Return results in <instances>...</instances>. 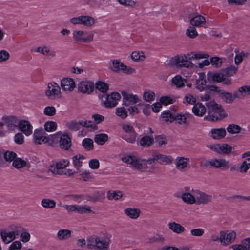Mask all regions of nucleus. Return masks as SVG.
<instances>
[{"mask_svg":"<svg viewBox=\"0 0 250 250\" xmlns=\"http://www.w3.org/2000/svg\"><path fill=\"white\" fill-rule=\"evenodd\" d=\"M131 59L135 61H143L145 58V56L142 52L134 51L131 55Z\"/></svg>","mask_w":250,"mask_h":250,"instance_id":"58","label":"nucleus"},{"mask_svg":"<svg viewBox=\"0 0 250 250\" xmlns=\"http://www.w3.org/2000/svg\"><path fill=\"white\" fill-rule=\"evenodd\" d=\"M70 22L73 25H82L85 27H90L95 24V20L90 16L81 15L71 18Z\"/></svg>","mask_w":250,"mask_h":250,"instance_id":"2","label":"nucleus"},{"mask_svg":"<svg viewBox=\"0 0 250 250\" xmlns=\"http://www.w3.org/2000/svg\"><path fill=\"white\" fill-rule=\"evenodd\" d=\"M12 165L16 168H20L26 166V162L21 158H16L13 161Z\"/></svg>","mask_w":250,"mask_h":250,"instance_id":"60","label":"nucleus"},{"mask_svg":"<svg viewBox=\"0 0 250 250\" xmlns=\"http://www.w3.org/2000/svg\"><path fill=\"white\" fill-rule=\"evenodd\" d=\"M173 158L170 156H167L157 152L152 154V157L148 158L149 165L158 162L162 165H169L172 163Z\"/></svg>","mask_w":250,"mask_h":250,"instance_id":"6","label":"nucleus"},{"mask_svg":"<svg viewBox=\"0 0 250 250\" xmlns=\"http://www.w3.org/2000/svg\"><path fill=\"white\" fill-rule=\"evenodd\" d=\"M154 142V139L149 136H145L140 140V144L144 147H148L151 146Z\"/></svg>","mask_w":250,"mask_h":250,"instance_id":"42","label":"nucleus"},{"mask_svg":"<svg viewBox=\"0 0 250 250\" xmlns=\"http://www.w3.org/2000/svg\"><path fill=\"white\" fill-rule=\"evenodd\" d=\"M186 34L190 38H194L198 35L196 29L192 26H190L186 30Z\"/></svg>","mask_w":250,"mask_h":250,"instance_id":"64","label":"nucleus"},{"mask_svg":"<svg viewBox=\"0 0 250 250\" xmlns=\"http://www.w3.org/2000/svg\"><path fill=\"white\" fill-rule=\"evenodd\" d=\"M71 231L67 229H62L58 231L57 236L60 240H63L68 239L71 237Z\"/></svg>","mask_w":250,"mask_h":250,"instance_id":"37","label":"nucleus"},{"mask_svg":"<svg viewBox=\"0 0 250 250\" xmlns=\"http://www.w3.org/2000/svg\"><path fill=\"white\" fill-rule=\"evenodd\" d=\"M11 231H12L14 235L16 237L19 236V235L22 232L26 230L20 224H16L11 226Z\"/></svg>","mask_w":250,"mask_h":250,"instance_id":"50","label":"nucleus"},{"mask_svg":"<svg viewBox=\"0 0 250 250\" xmlns=\"http://www.w3.org/2000/svg\"><path fill=\"white\" fill-rule=\"evenodd\" d=\"M192 110L196 116L202 117L206 112V108L202 103H198L194 105Z\"/></svg>","mask_w":250,"mask_h":250,"instance_id":"33","label":"nucleus"},{"mask_svg":"<svg viewBox=\"0 0 250 250\" xmlns=\"http://www.w3.org/2000/svg\"><path fill=\"white\" fill-rule=\"evenodd\" d=\"M82 145L84 148L87 150H91L93 148V141L91 139H84L82 142Z\"/></svg>","mask_w":250,"mask_h":250,"instance_id":"59","label":"nucleus"},{"mask_svg":"<svg viewBox=\"0 0 250 250\" xmlns=\"http://www.w3.org/2000/svg\"><path fill=\"white\" fill-rule=\"evenodd\" d=\"M65 126L71 131H77L80 129L81 123L80 121L78 122L75 120H71L65 123Z\"/></svg>","mask_w":250,"mask_h":250,"instance_id":"36","label":"nucleus"},{"mask_svg":"<svg viewBox=\"0 0 250 250\" xmlns=\"http://www.w3.org/2000/svg\"><path fill=\"white\" fill-rule=\"evenodd\" d=\"M16 157V154L14 152L7 151L4 152V159L7 162H11L14 161Z\"/></svg>","mask_w":250,"mask_h":250,"instance_id":"61","label":"nucleus"},{"mask_svg":"<svg viewBox=\"0 0 250 250\" xmlns=\"http://www.w3.org/2000/svg\"><path fill=\"white\" fill-rule=\"evenodd\" d=\"M201 166L208 167L214 168L228 169L229 167V162L224 159L213 158L205 163H201Z\"/></svg>","mask_w":250,"mask_h":250,"instance_id":"5","label":"nucleus"},{"mask_svg":"<svg viewBox=\"0 0 250 250\" xmlns=\"http://www.w3.org/2000/svg\"><path fill=\"white\" fill-rule=\"evenodd\" d=\"M188 56L189 60L200 59L202 58H208L209 57V55L208 54L204 53L201 52H198L197 53L191 52V54H188Z\"/></svg>","mask_w":250,"mask_h":250,"instance_id":"53","label":"nucleus"},{"mask_svg":"<svg viewBox=\"0 0 250 250\" xmlns=\"http://www.w3.org/2000/svg\"><path fill=\"white\" fill-rule=\"evenodd\" d=\"M222 70H223L226 78H229V77L236 73L237 71V67L234 66H231Z\"/></svg>","mask_w":250,"mask_h":250,"instance_id":"47","label":"nucleus"},{"mask_svg":"<svg viewBox=\"0 0 250 250\" xmlns=\"http://www.w3.org/2000/svg\"><path fill=\"white\" fill-rule=\"evenodd\" d=\"M95 84L93 82L89 81H83L78 85V91L83 93L89 94L94 90Z\"/></svg>","mask_w":250,"mask_h":250,"instance_id":"18","label":"nucleus"},{"mask_svg":"<svg viewBox=\"0 0 250 250\" xmlns=\"http://www.w3.org/2000/svg\"><path fill=\"white\" fill-rule=\"evenodd\" d=\"M170 63L172 65L180 67L189 68L193 65L192 62L188 60L187 57L184 54L178 55L172 57L170 60Z\"/></svg>","mask_w":250,"mask_h":250,"instance_id":"8","label":"nucleus"},{"mask_svg":"<svg viewBox=\"0 0 250 250\" xmlns=\"http://www.w3.org/2000/svg\"><path fill=\"white\" fill-rule=\"evenodd\" d=\"M208 79L213 82H222L223 84L225 85H229L231 84V79L226 78L222 70H221L217 73L208 75Z\"/></svg>","mask_w":250,"mask_h":250,"instance_id":"14","label":"nucleus"},{"mask_svg":"<svg viewBox=\"0 0 250 250\" xmlns=\"http://www.w3.org/2000/svg\"><path fill=\"white\" fill-rule=\"evenodd\" d=\"M108 136L106 134L102 133L95 135L94 138L95 142L99 145L104 144L108 140Z\"/></svg>","mask_w":250,"mask_h":250,"instance_id":"45","label":"nucleus"},{"mask_svg":"<svg viewBox=\"0 0 250 250\" xmlns=\"http://www.w3.org/2000/svg\"><path fill=\"white\" fill-rule=\"evenodd\" d=\"M116 114L121 117L122 119L126 118L127 117V112L124 107H118L116 109Z\"/></svg>","mask_w":250,"mask_h":250,"instance_id":"62","label":"nucleus"},{"mask_svg":"<svg viewBox=\"0 0 250 250\" xmlns=\"http://www.w3.org/2000/svg\"><path fill=\"white\" fill-rule=\"evenodd\" d=\"M45 95L49 99H55L61 97V88L56 83L51 82L48 84L45 91Z\"/></svg>","mask_w":250,"mask_h":250,"instance_id":"9","label":"nucleus"},{"mask_svg":"<svg viewBox=\"0 0 250 250\" xmlns=\"http://www.w3.org/2000/svg\"><path fill=\"white\" fill-rule=\"evenodd\" d=\"M195 199L197 201L195 204H206L212 200V195L201 192L199 190H195Z\"/></svg>","mask_w":250,"mask_h":250,"instance_id":"24","label":"nucleus"},{"mask_svg":"<svg viewBox=\"0 0 250 250\" xmlns=\"http://www.w3.org/2000/svg\"><path fill=\"white\" fill-rule=\"evenodd\" d=\"M122 160L124 162L129 164L132 168L138 170L144 171L148 167L147 166L149 164L148 159H140L129 155L124 156L122 157Z\"/></svg>","mask_w":250,"mask_h":250,"instance_id":"1","label":"nucleus"},{"mask_svg":"<svg viewBox=\"0 0 250 250\" xmlns=\"http://www.w3.org/2000/svg\"><path fill=\"white\" fill-rule=\"evenodd\" d=\"M18 129L27 136L31 135L33 133L32 125L26 120H20L18 125Z\"/></svg>","mask_w":250,"mask_h":250,"instance_id":"16","label":"nucleus"},{"mask_svg":"<svg viewBox=\"0 0 250 250\" xmlns=\"http://www.w3.org/2000/svg\"><path fill=\"white\" fill-rule=\"evenodd\" d=\"M236 237V234L234 231H221L220 232L219 240L222 245L227 246L234 242Z\"/></svg>","mask_w":250,"mask_h":250,"instance_id":"12","label":"nucleus"},{"mask_svg":"<svg viewBox=\"0 0 250 250\" xmlns=\"http://www.w3.org/2000/svg\"><path fill=\"white\" fill-rule=\"evenodd\" d=\"M95 88L100 91L105 93L108 90V85L103 82L99 81L96 83Z\"/></svg>","mask_w":250,"mask_h":250,"instance_id":"56","label":"nucleus"},{"mask_svg":"<svg viewBox=\"0 0 250 250\" xmlns=\"http://www.w3.org/2000/svg\"><path fill=\"white\" fill-rule=\"evenodd\" d=\"M168 227L171 231L177 234L181 233L185 230V229L184 227L175 222L169 223Z\"/></svg>","mask_w":250,"mask_h":250,"instance_id":"34","label":"nucleus"},{"mask_svg":"<svg viewBox=\"0 0 250 250\" xmlns=\"http://www.w3.org/2000/svg\"><path fill=\"white\" fill-rule=\"evenodd\" d=\"M184 81L185 80L180 75H177L172 79V83L178 88L182 87L184 86Z\"/></svg>","mask_w":250,"mask_h":250,"instance_id":"52","label":"nucleus"},{"mask_svg":"<svg viewBox=\"0 0 250 250\" xmlns=\"http://www.w3.org/2000/svg\"><path fill=\"white\" fill-rule=\"evenodd\" d=\"M166 240L163 235L157 233L148 238V242L150 243H159L163 244Z\"/></svg>","mask_w":250,"mask_h":250,"instance_id":"38","label":"nucleus"},{"mask_svg":"<svg viewBox=\"0 0 250 250\" xmlns=\"http://www.w3.org/2000/svg\"><path fill=\"white\" fill-rule=\"evenodd\" d=\"M57 123L52 121L46 122L44 124V128L48 132H52L56 130Z\"/></svg>","mask_w":250,"mask_h":250,"instance_id":"54","label":"nucleus"},{"mask_svg":"<svg viewBox=\"0 0 250 250\" xmlns=\"http://www.w3.org/2000/svg\"><path fill=\"white\" fill-rule=\"evenodd\" d=\"M192 115L189 113H177L175 115L174 121L180 125H187L188 119L190 118Z\"/></svg>","mask_w":250,"mask_h":250,"instance_id":"31","label":"nucleus"},{"mask_svg":"<svg viewBox=\"0 0 250 250\" xmlns=\"http://www.w3.org/2000/svg\"><path fill=\"white\" fill-rule=\"evenodd\" d=\"M41 205L44 208L52 209L55 208L56 202L53 200L45 198L41 201Z\"/></svg>","mask_w":250,"mask_h":250,"instance_id":"43","label":"nucleus"},{"mask_svg":"<svg viewBox=\"0 0 250 250\" xmlns=\"http://www.w3.org/2000/svg\"><path fill=\"white\" fill-rule=\"evenodd\" d=\"M61 86L64 91H72L76 86L74 80L70 78H64L61 81Z\"/></svg>","mask_w":250,"mask_h":250,"instance_id":"25","label":"nucleus"},{"mask_svg":"<svg viewBox=\"0 0 250 250\" xmlns=\"http://www.w3.org/2000/svg\"><path fill=\"white\" fill-rule=\"evenodd\" d=\"M238 92L239 95L241 96V99L246 95H250V85H243L239 87Z\"/></svg>","mask_w":250,"mask_h":250,"instance_id":"48","label":"nucleus"},{"mask_svg":"<svg viewBox=\"0 0 250 250\" xmlns=\"http://www.w3.org/2000/svg\"><path fill=\"white\" fill-rule=\"evenodd\" d=\"M41 53L43 55L48 56L52 58L56 57V52L53 50H51L50 48L47 46H42Z\"/></svg>","mask_w":250,"mask_h":250,"instance_id":"55","label":"nucleus"},{"mask_svg":"<svg viewBox=\"0 0 250 250\" xmlns=\"http://www.w3.org/2000/svg\"><path fill=\"white\" fill-rule=\"evenodd\" d=\"M219 97L224 102L228 104L232 103L235 98L241 99V96L239 95L238 90L235 91L233 94L231 93L224 91H219Z\"/></svg>","mask_w":250,"mask_h":250,"instance_id":"21","label":"nucleus"},{"mask_svg":"<svg viewBox=\"0 0 250 250\" xmlns=\"http://www.w3.org/2000/svg\"><path fill=\"white\" fill-rule=\"evenodd\" d=\"M34 142L37 144H41L42 143H46L47 136L44 135V131L42 129L35 130L33 134Z\"/></svg>","mask_w":250,"mask_h":250,"instance_id":"27","label":"nucleus"},{"mask_svg":"<svg viewBox=\"0 0 250 250\" xmlns=\"http://www.w3.org/2000/svg\"><path fill=\"white\" fill-rule=\"evenodd\" d=\"M111 64L109 68L115 72H122L126 74H132L135 73V70L130 66H127L121 62L119 60H113L111 61Z\"/></svg>","mask_w":250,"mask_h":250,"instance_id":"3","label":"nucleus"},{"mask_svg":"<svg viewBox=\"0 0 250 250\" xmlns=\"http://www.w3.org/2000/svg\"><path fill=\"white\" fill-rule=\"evenodd\" d=\"M123 196V194L120 191L110 190L107 192V198L109 200H118Z\"/></svg>","mask_w":250,"mask_h":250,"instance_id":"40","label":"nucleus"},{"mask_svg":"<svg viewBox=\"0 0 250 250\" xmlns=\"http://www.w3.org/2000/svg\"><path fill=\"white\" fill-rule=\"evenodd\" d=\"M123 105L129 106L134 105L140 101L139 96L136 94L128 93L126 91H122Z\"/></svg>","mask_w":250,"mask_h":250,"instance_id":"13","label":"nucleus"},{"mask_svg":"<svg viewBox=\"0 0 250 250\" xmlns=\"http://www.w3.org/2000/svg\"><path fill=\"white\" fill-rule=\"evenodd\" d=\"M2 120L6 124L7 129L11 131L18 128V125L20 121L18 117L13 115L3 116Z\"/></svg>","mask_w":250,"mask_h":250,"instance_id":"15","label":"nucleus"},{"mask_svg":"<svg viewBox=\"0 0 250 250\" xmlns=\"http://www.w3.org/2000/svg\"><path fill=\"white\" fill-rule=\"evenodd\" d=\"M210 136L216 140H220L225 137L226 135V130L225 128H213L210 131Z\"/></svg>","mask_w":250,"mask_h":250,"instance_id":"29","label":"nucleus"},{"mask_svg":"<svg viewBox=\"0 0 250 250\" xmlns=\"http://www.w3.org/2000/svg\"><path fill=\"white\" fill-rule=\"evenodd\" d=\"M190 23L193 26L197 27H204L206 24V19L201 15H197L190 20Z\"/></svg>","mask_w":250,"mask_h":250,"instance_id":"28","label":"nucleus"},{"mask_svg":"<svg viewBox=\"0 0 250 250\" xmlns=\"http://www.w3.org/2000/svg\"><path fill=\"white\" fill-rule=\"evenodd\" d=\"M109 245L107 239L98 237H91L88 239L87 247L90 249L102 250L107 248Z\"/></svg>","mask_w":250,"mask_h":250,"instance_id":"7","label":"nucleus"},{"mask_svg":"<svg viewBox=\"0 0 250 250\" xmlns=\"http://www.w3.org/2000/svg\"><path fill=\"white\" fill-rule=\"evenodd\" d=\"M206 105L208 110V113L212 112L214 111H219V110H222L221 105L217 104V103L214 101H210L206 103Z\"/></svg>","mask_w":250,"mask_h":250,"instance_id":"35","label":"nucleus"},{"mask_svg":"<svg viewBox=\"0 0 250 250\" xmlns=\"http://www.w3.org/2000/svg\"><path fill=\"white\" fill-rule=\"evenodd\" d=\"M161 117L166 122H172L174 121L175 115L171 111L167 110L162 113Z\"/></svg>","mask_w":250,"mask_h":250,"instance_id":"51","label":"nucleus"},{"mask_svg":"<svg viewBox=\"0 0 250 250\" xmlns=\"http://www.w3.org/2000/svg\"><path fill=\"white\" fill-rule=\"evenodd\" d=\"M226 130L229 133L237 134L240 132L242 128L237 125L231 124L228 126Z\"/></svg>","mask_w":250,"mask_h":250,"instance_id":"49","label":"nucleus"},{"mask_svg":"<svg viewBox=\"0 0 250 250\" xmlns=\"http://www.w3.org/2000/svg\"><path fill=\"white\" fill-rule=\"evenodd\" d=\"M140 210L136 208H127L124 210L125 214L132 219L138 218L140 216Z\"/></svg>","mask_w":250,"mask_h":250,"instance_id":"32","label":"nucleus"},{"mask_svg":"<svg viewBox=\"0 0 250 250\" xmlns=\"http://www.w3.org/2000/svg\"><path fill=\"white\" fill-rule=\"evenodd\" d=\"M69 164V161L68 159L61 160L57 162L55 166H50L49 170L54 174L62 175L63 172L62 170Z\"/></svg>","mask_w":250,"mask_h":250,"instance_id":"20","label":"nucleus"},{"mask_svg":"<svg viewBox=\"0 0 250 250\" xmlns=\"http://www.w3.org/2000/svg\"><path fill=\"white\" fill-rule=\"evenodd\" d=\"M94 34L91 32L83 30L73 31V38L77 42H89L93 40Z\"/></svg>","mask_w":250,"mask_h":250,"instance_id":"4","label":"nucleus"},{"mask_svg":"<svg viewBox=\"0 0 250 250\" xmlns=\"http://www.w3.org/2000/svg\"><path fill=\"white\" fill-rule=\"evenodd\" d=\"M189 162V159L188 158L177 157L174 161V164L178 170L185 172L190 167Z\"/></svg>","mask_w":250,"mask_h":250,"instance_id":"17","label":"nucleus"},{"mask_svg":"<svg viewBox=\"0 0 250 250\" xmlns=\"http://www.w3.org/2000/svg\"><path fill=\"white\" fill-rule=\"evenodd\" d=\"M61 132H58L57 133L47 136V141L46 143L49 145L53 146L54 144L59 142Z\"/></svg>","mask_w":250,"mask_h":250,"instance_id":"41","label":"nucleus"},{"mask_svg":"<svg viewBox=\"0 0 250 250\" xmlns=\"http://www.w3.org/2000/svg\"><path fill=\"white\" fill-rule=\"evenodd\" d=\"M59 143V146L62 149L68 150L70 148L72 145L71 138L68 134H62L61 132Z\"/></svg>","mask_w":250,"mask_h":250,"instance_id":"23","label":"nucleus"},{"mask_svg":"<svg viewBox=\"0 0 250 250\" xmlns=\"http://www.w3.org/2000/svg\"><path fill=\"white\" fill-rule=\"evenodd\" d=\"M250 167V158H246L243 161L241 165L239 167V170L241 172L246 173Z\"/></svg>","mask_w":250,"mask_h":250,"instance_id":"57","label":"nucleus"},{"mask_svg":"<svg viewBox=\"0 0 250 250\" xmlns=\"http://www.w3.org/2000/svg\"><path fill=\"white\" fill-rule=\"evenodd\" d=\"M227 117L224 109L219 110V111H214L208 113V115L204 117L205 120L215 122L220 120Z\"/></svg>","mask_w":250,"mask_h":250,"instance_id":"22","label":"nucleus"},{"mask_svg":"<svg viewBox=\"0 0 250 250\" xmlns=\"http://www.w3.org/2000/svg\"><path fill=\"white\" fill-rule=\"evenodd\" d=\"M205 74L201 75L200 78L196 80V87L200 91L204 89L206 85V80L204 79Z\"/></svg>","mask_w":250,"mask_h":250,"instance_id":"44","label":"nucleus"},{"mask_svg":"<svg viewBox=\"0 0 250 250\" xmlns=\"http://www.w3.org/2000/svg\"><path fill=\"white\" fill-rule=\"evenodd\" d=\"M85 157L82 155H77L73 157V164L77 170L80 172V168L82 166V161L84 160Z\"/></svg>","mask_w":250,"mask_h":250,"instance_id":"39","label":"nucleus"},{"mask_svg":"<svg viewBox=\"0 0 250 250\" xmlns=\"http://www.w3.org/2000/svg\"><path fill=\"white\" fill-rule=\"evenodd\" d=\"M207 147L218 154L223 155H228L229 154L232 149L230 146L225 143L208 145L207 146Z\"/></svg>","mask_w":250,"mask_h":250,"instance_id":"11","label":"nucleus"},{"mask_svg":"<svg viewBox=\"0 0 250 250\" xmlns=\"http://www.w3.org/2000/svg\"><path fill=\"white\" fill-rule=\"evenodd\" d=\"M0 235L2 241L5 244L10 243L16 238L12 231L8 232L6 230L0 229Z\"/></svg>","mask_w":250,"mask_h":250,"instance_id":"30","label":"nucleus"},{"mask_svg":"<svg viewBox=\"0 0 250 250\" xmlns=\"http://www.w3.org/2000/svg\"><path fill=\"white\" fill-rule=\"evenodd\" d=\"M56 110L54 106H49L46 107L43 110V114L46 116H53L56 114Z\"/></svg>","mask_w":250,"mask_h":250,"instance_id":"63","label":"nucleus"},{"mask_svg":"<svg viewBox=\"0 0 250 250\" xmlns=\"http://www.w3.org/2000/svg\"><path fill=\"white\" fill-rule=\"evenodd\" d=\"M195 190L192 189L190 192H186L183 193L180 198L182 201L187 204H195L197 201L195 199Z\"/></svg>","mask_w":250,"mask_h":250,"instance_id":"26","label":"nucleus"},{"mask_svg":"<svg viewBox=\"0 0 250 250\" xmlns=\"http://www.w3.org/2000/svg\"><path fill=\"white\" fill-rule=\"evenodd\" d=\"M122 128L126 133L123 138L130 143H134L136 142L137 133L135 131L133 127L130 124H123Z\"/></svg>","mask_w":250,"mask_h":250,"instance_id":"10","label":"nucleus"},{"mask_svg":"<svg viewBox=\"0 0 250 250\" xmlns=\"http://www.w3.org/2000/svg\"><path fill=\"white\" fill-rule=\"evenodd\" d=\"M155 98V93L150 90H145L143 93V99L146 102L154 101Z\"/></svg>","mask_w":250,"mask_h":250,"instance_id":"46","label":"nucleus"},{"mask_svg":"<svg viewBox=\"0 0 250 250\" xmlns=\"http://www.w3.org/2000/svg\"><path fill=\"white\" fill-rule=\"evenodd\" d=\"M121 99V95L118 92H112L106 96L104 105L108 108H113L118 104V101Z\"/></svg>","mask_w":250,"mask_h":250,"instance_id":"19","label":"nucleus"}]
</instances>
